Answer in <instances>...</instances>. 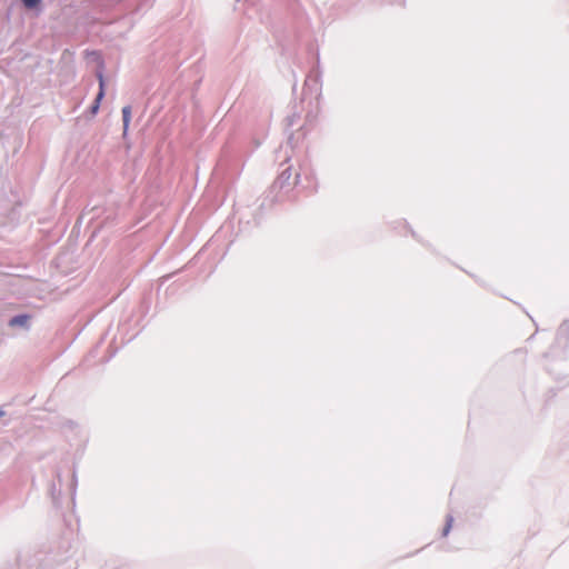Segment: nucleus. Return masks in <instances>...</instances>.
I'll return each instance as SVG.
<instances>
[{"mask_svg":"<svg viewBox=\"0 0 569 569\" xmlns=\"http://www.w3.org/2000/svg\"><path fill=\"white\" fill-rule=\"evenodd\" d=\"M98 80H99V92L96 97V100L91 107V113L92 114H96L99 110V107H100V102L101 100L103 99L104 97V78H103V74L102 72H99L98 73Z\"/></svg>","mask_w":569,"mask_h":569,"instance_id":"f257e3e1","label":"nucleus"},{"mask_svg":"<svg viewBox=\"0 0 569 569\" xmlns=\"http://www.w3.org/2000/svg\"><path fill=\"white\" fill-rule=\"evenodd\" d=\"M29 319H30V317L28 315L16 316L10 320L9 325L11 327L26 326L28 323Z\"/></svg>","mask_w":569,"mask_h":569,"instance_id":"f03ea898","label":"nucleus"},{"mask_svg":"<svg viewBox=\"0 0 569 569\" xmlns=\"http://www.w3.org/2000/svg\"><path fill=\"white\" fill-rule=\"evenodd\" d=\"M123 128L127 131L131 118V107L126 106L122 108Z\"/></svg>","mask_w":569,"mask_h":569,"instance_id":"7ed1b4c3","label":"nucleus"},{"mask_svg":"<svg viewBox=\"0 0 569 569\" xmlns=\"http://www.w3.org/2000/svg\"><path fill=\"white\" fill-rule=\"evenodd\" d=\"M27 8H34L39 4L40 0H22Z\"/></svg>","mask_w":569,"mask_h":569,"instance_id":"20e7f679","label":"nucleus"},{"mask_svg":"<svg viewBox=\"0 0 569 569\" xmlns=\"http://www.w3.org/2000/svg\"><path fill=\"white\" fill-rule=\"evenodd\" d=\"M451 525H452V519H451V518H449V519H448V521H447V526H446V528H445V530H443V536H447V535H448V532H449V530H450V528H451Z\"/></svg>","mask_w":569,"mask_h":569,"instance_id":"39448f33","label":"nucleus"}]
</instances>
